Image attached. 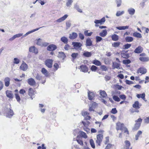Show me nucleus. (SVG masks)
Returning a JSON list of instances; mask_svg holds the SVG:
<instances>
[{
  "label": "nucleus",
  "instance_id": "nucleus-24",
  "mask_svg": "<svg viewBox=\"0 0 149 149\" xmlns=\"http://www.w3.org/2000/svg\"><path fill=\"white\" fill-rule=\"evenodd\" d=\"M125 143L126 149H132V148H130V143L129 141L127 140L125 141Z\"/></svg>",
  "mask_w": 149,
  "mask_h": 149
},
{
  "label": "nucleus",
  "instance_id": "nucleus-42",
  "mask_svg": "<svg viewBox=\"0 0 149 149\" xmlns=\"http://www.w3.org/2000/svg\"><path fill=\"white\" fill-rule=\"evenodd\" d=\"M125 13V11L123 10L120 11H118L116 14V15L117 17L121 16Z\"/></svg>",
  "mask_w": 149,
  "mask_h": 149
},
{
  "label": "nucleus",
  "instance_id": "nucleus-37",
  "mask_svg": "<svg viewBox=\"0 0 149 149\" xmlns=\"http://www.w3.org/2000/svg\"><path fill=\"white\" fill-rule=\"evenodd\" d=\"M83 55L85 57H90L91 55L92 54L91 52H85L83 54Z\"/></svg>",
  "mask_w": 149,
  "mask_h": 149
},
{
  "label": "nucleus",
  "instance_id": "nucleus-30",
  "mask_svg": "<svg viewBox=\"0 0 149 149\" xmlns=\"http://www.w3.org/2000/svg\"><path fill=\"white\" fill-rule=\"evenodd\" d=\"M112 39L114 41H117L119 39L118 36L116 34H113L111 36Z\"/></svg>",
  "mask_w": 149,
  "mask_h": 149
},
{
  "label": "nucleus",
  "instance_id": "nucleus-64",
  "mask_svg": "<svg viewBox=\"0 0 149 149\" xmlns=\"http://www.w3.org/2000/svg\"><path fill=\"white\" fill-rule=\"evenodd\" d=\"M104 78L106 81H107L110 80L111 79V77L110 76L108 75H106L105 76Z\"/></svg>",
  "mask_w": 149,
  "mask_h": 149
},
{
  "label": "nucleus",
  "instance_id": "nucleus-23",
  "mask_svg": "<svg viewBox=\"0 0 149 149\" xmlns=\"http://www.w3.org/2000/svg\"><path fill=\"white\" fill-rule=\"evenodd\" d=\"M66 56L64 53L63 52H58V58H62V59H64L65 57Z\"/></svg>",
  "mask_w": 149,
  "mask_h": 149
},
{
  "label": "nucleus",
  "instance_id": "nucleus-45",
  "mask_svg": "<svg viewBox=\"0 0 149 149\" xmlns=\"http://www.w3.org/2000/svg\"><path fill=\"white\" fill-rule=\"evenodd\" d=\"M90 144L92 147L93 148H95V146L93 140L92 139H91L90 140Z\"/></svg>",
  "mask_w": 149,
  "mask_h": 149
},
{
  "label": "nucleus",
  "instance_id": "nucleus-21",
  "mask_svg": "<svg viewBox=\"0 0 149 149\" xmlns=\"http://www.w3.org/2000/svg\"><path fill=\"white\" fill-rule=\"evenodd\" d=\"M68 15H65L64 16L62 17H61L59 18L56 20V22H61L65 20L68 17Z\"/></svg>",
  "mask_w": 149,
  "mask_h": 149
},
{
  "label": "nucleus",
  "instance_id": "nucleus-52",
  "mask_svg": "<svg viewBox=\"0 0 149 149\" xmlns=\"http://www.w3.org/2000/svg\"><path fill=\"white\" fill-rule=\"evenodd\" d=\"M95 39L97 42L101 41L102 40V38L99 36H96Z\"/></svg>",
  "mask_w": 149,
  "mask_h": 149
},
{
  "label": "nucleus",
  "instance_id": "nucleus-7",
  "mask_svg": "<svg viewBox=\"0 0 149 149\" xmlns=\"http://www.w3.org/2000/svg\"><path fill=\"white\" fill-rule=\"evenodd\" d=\"M27 65L24 62H23L19 67L20 69L24 71H25L27 70Z\"/></svg>",
  "mask_w": 149,
  "mask_h": 149
},
{
  "label": "nucleus",
  "instance_id": "nucleus-59",
  "mask_svg": "<svg viewBox=\"0 0 149 149\" xmlns=\"http://www.w3.org/2000/svg\"><path fill=\"white\" fill-rule=\"evenodd\" d=\"M97 68V67L95 65H93L91 67V69L92 71H95Z\"/></svg>",
  "mask_w": 149,
  "mask_h": 149
},
{
  "label": "nucleus",
  "instance_id": "nucleus-1",
  "mask_svg": "<svg viewBox=\"0 0 149 149\" xmlns=\"http://www.w3.org/2000/svg\"><path fill=\"white\" fill-rule=\"evenodd\" d=\"M105 20L104 17H103L100 20L95 19L94 22V23L95 24V26L97 27L99 26V24L101 25L103 24L105 22Z\"/></svg>",
  "mask_w": 149,
  "mask_h": 149
},
{
  "label": "nucleus",
  "instance_id": "nucleus-18",
  "mask_svg": "<svg viewBox=\"0 0 149 149\" xmlns=\"http://www.w3.org/2000/svg\"><path fill=\"white\" fill-rule=\"evenodd\" d=\"M77 34L76 33L72 32L69 35V38L70 39H74L77 36Z\"/></svg>",
  "mask_w": 149,
  "mask_h": 149
},
{
  "label": "nucleus",
  "instance_id": "nucleus-20",
  "mask_svg": "<svg viewBox=\"0 0 149 149\" xmlns=\"http://www.w3.org/2000/svg\"><path fill=\"white\" fill-rule=\"evenodd\" d=\"M127 11L130 15H133L134 14L135 11L134 9L131 8L128 9Z\"/></svg>",
  "mask_w": 149,
  "mask_h": 149
},
{
  "label": "nucleus",
  "instance_id": "nucleus-11",
  "mask_svg": "<svg viewBox=\"0 0 149 149\" xmlns=\"http://www.w3.org/2000/svg\"><path fill=\"white\" fill-rule=\"evenodd\" d=\"M72 44L74 47V49L79 48L82 46V45L81 43L77 42H72Z\"/></svg>",
  "mask_w": 149,
  "mask_h": 149
},
{
  "label": "nucleus",
  "instance_id": "nucleus-60",
  "mask_svg": "<svg viewBox=\"0 0 149 149\" xmlns=\"http://www.w3.org/2000/svg\"><path fill=\"white\" fill-rule=\"evenodd\" d=\"M79 38L82 40H84V37L83 34L81 33H79Z\"/></svg>",
  "mask_w": 149,
  "mask_h": 149
},
{
  "label": "nucleus",
  "instance_id": "nucleus-35",
  "mask_svg": "<svg viewBox=\"0 0 149 149\" xmlns=\"http://www.w3.org/2000/svg\"><path fill=\"white\" fill-rule=\"evenodd\" d=\"M125 40L126 42H130L133 41V38L132 37L127 36L125 38Z\"/></svg>",
  "mask_w": 149,
  "mask_h": 149
},
{
  "label": "nucleus",
  "instance_id": "nucleus-8",
  "mask_svg": "<svg viewBox=\"0 0 149 149\" xmlns=\"http://www.w3.org/2000/svg\"><path fill=\"white\" fill-rule=\"evenodd\" d=\"M57 49L56 46L54 44H51L48 46L47 47V49L49 51H53Z\"/></svg>",
  "mask_w": 149,
  "mask_h": 149
},
{
  "label": "nucleus",
  "instance_id": "nucleus-31",
  "mask_svg": "<svg viewBox=\"0 0 149 149\" xmlns=\"http://www.w3.org/2000/svg\"><path fill=\"white\" fill-rule=\"evenodd\" d=\"M136 97L138 98H142L143 100H145V94L144 93H143L141 94H137L136 95Z\"/></svg>",
  "mask_w": 149,
  "mask_h": 149
},
{
  "label": "nucleus",
  "instance_id": "nucleus-41",
  "mask_svg": "<svg viewBox=\"0 0 149 149\" xmlns=\"http://www.w3.org/2000/svg\"><path fill=\"white\" fill-rule=\"evenodd\" d=\"M93 64L97 66H100L101 65V63L100 61L98 60H95L93 61Z\"/></svg>",
  "mask_w": 149,
  "mask_h": 149
},
{
  "label": "nucleus",
  "instance_id": "nucleus-63",
  "mask_svg": "<svg viewBox=\"0 0 149 149\" xmlns=\"http://www.w3.org/2000/svg\"><path fill=\"white\" fill-rule=\"evenodd\" d=\"M19 93L20 94H22L24 95V94L26 93L25 91L23 89H21L19 91Z\"/></svg>",
  "mask_w": 149,
  "mask_h": 149
},
{
  "label": "nucleus",
  "instance_id": "nucleus-25",
  "mask_svg": "<svg viewBox=\"0 0 149 149\" xmlns=\"http://www.w3.org/2000/svg\"><path fill=\"white\" fill-rule=\"evenodd\" d=\"M94 94L93 93L88 92V97L89 100H92L94 99Z\"/></svg>",
  "mask_w": 149,
  "mask_h": 149
},
{
  "label": "nucleus",
  "instance_id": "nucleus-57",
  "mask_svg": "<svg viewBox=\"0 0 149 149\" xmlns=\"http://www.w3.org/2000/svg\"><path fill=\"white\" fill-rule=\"evenodd\" d=\"M15 98L17 100V101L19 102L20 101V98L19 96V95L18 94H15Z\"/></svg>",
  "mask_w": 149,
  "mask_h": 149
},
{
  "label": "nucleus",
  "instance_id": "nucleus-32",
  "mask_svg": "<svg viewBox=\"0 0 149 149\" xmlns=\"http://www.w3.org/2000/svg\"><path fill=\"white\" fill-rule=\"evenodd\" d=\"M133 36L134 37L139 38H141L142 37L141 34L137 32H135L133 33Z\"/></svg>",
  "mask_w": 149,
  "mask_h": 149
},
{
  "label": "nucleus",
  "instance_id": "nucleus-12",
  "mask_svg": "<svg viewBox=\"0 0 149 149\" xmlns=\"http://www.w3.org/2000/svg\"><path fill=\"white\" fill-rule=\"evenodd\" d=\"M35 93V92L33 89L31 88H30L29 89L28 91V95L29 96H31V100H33V99L32 96L34 95Z\"/></svg>",
  "mask_w": 149,
  "mask_h": 149
},
{
  "label": "nucleus",
  "instance_id": "nucleus-54",
  "mask_svg": "<svg viewBox=\"0 0 149 149\" xmlns=\"http://www.w3.org/2000/svg\"><path fill=\"white\" fill-rule=\"evenodd\" d=\"M20 62L19 59L17 58H15L14 59L13 63L15 64H18Z\"/></svg>",
  "mask_w": 149,
  "mask_h": 149
},
{
  "label": "nucleus",
  "instance_id": "nucleus-56",
  "mask_svg": "<svg viewBox=\"0 0 149 149\" xmlns=\"http://www.w3.org/2000/svg\"><path fill=\"white\" fill-rule=\"evenodd\" d=\"M122 56L124 58H127L129 57V56L128 54L123 53L122 54Z\"/></svg>",
  "mask_w": 149,
  "mask_h": 149
},
{
  "label": "nucleus",
  "instance_id": "nucleus-47",
  "mask_svg": "<svg viewBox=\"0 0 149 149\" xmlns=\"http://www.w3.org/2000/svg\"><path fill=\"white\" fill-rule=\"evenodd\" d=\"M113 99L116 101L119 102L120 101V98L117 96L114 95L113 96Z\"/></svg>",
  "mask_w": 149,
  "mask_h": 149
},
{
  "label": "nucleus",
  "instance_id": "nucleus-38",
  "mask_svg": "<svg viewBox=\"0 0 149 149\" xmlns=\"http://www.w3.org/2000/svg\"><path fill=\"white\" fill-rule=\"evenodd\" d=\"M61 40L65 44H66L68 42V39L66 37L63 36L61 38Z\"/></svg>",
  "mask_w": 149,
  "mask_h": 149
},
{
  "label": "nucleus",
  "instance_id": "nucleus-62",
  "mask_svg": "<svg viewBox=\"0 0 149 149\" xmlns=\"http://www.w3.org/2000/svg\"><path fill=\"white\" fill-rule=\"evenodd\" d=\"M117 112V111L116 110V108H113L112 109L111 111V113H112L115 114Z\"/></svg>",
  "mask_w": 149,
  "mask_h": 149
},
{
  "label": "nucleus",
  "instance_id": "nucleus-49",
  "mask_svg": "<svg viewBox=\"0 0 149 149\" xmlns=\"http://www.w3.org/2000/svg\"><path fill=\"white\" fill-rule=\"evenodd\" d=\"M113 65L114 68H118L120 66L119 64L116 62L113 63Z\"/></svg>",
  "mask_w": 149,
  "mask_h": 149
},
{
  "label": "nucleus",
  "instance_id": "nucleus-61",
  "mask_svg": "<svg viewBox=\"0 0 149 149\" xmlns=\"http://www.w3.org/2000/svg\"><path fill=\"white\" fill-rule=\"evenodd\" d=\"M35 77L36 79L38 80H40L42 78L41 76L39 75L38 74H37Z\"/></svg>",
  "mask_w": 149,
  "mask_h": 149
},
{
  "label": "nucleus",
  "instance_id": "nucleus-9",
  "mask_svg": "<svg viewBox=\"0 0 149 149\" xmlns=\"http://www.w3.org/2000/svg\"><path fill=\"white\" fill-rule=\"evenodd\" d=\"M29 51L31 52L37 54L38 53V49L34 46H31L29 48Z\"/></svg>",
  "mask_w": 149,
  "mask_h": 149
},
{
  "label": "nucleus",
  "instance_id": "nucleus-6",
  "mask_svg": "<svg viewBox=\"0 0 149 149\" xmlns=\"http://www.w3.org/2000/svg\"><path fill=\"white\" fill-rule=\"evenodd\" d=\"M147 72L146 69L144 68H139L137 71L138 73H140L141 75L144 74L146 73Z\"/></svg>",
  "mask_w": 149,
  "mask_h": 149
},
{
  "label": "nucleus",
  "instance_id": "nucleus-26",
  "mask_svg": "<svg viewBox=\"0 0 149 149\" xmlns=\"http://www.w3.org/2000/svg\"><path fill=\"white\" fill-rule=\"evenodd\" d=\"M100 94L102 97L104 98L107 96V95L105 91H104L100 90Z\"/></svg>",
  "mask_w": 149,
  "mask_h": 149
},
{
  "label": "nucleus",
  "instance_id": "nucleus-34",
  "mask_svg": "<svg viewBox=\"0 0 149 149\" xmlns=\"http://www.w3.org/2000/svg\"><path fill=\"white\" fill-rule=\"evenodd\" d=\"M129 26H119L117 27L116 28L119 30H124L125 29H128Z\"/></svg>",
  "mask_w": 149,
  "mask_h": 149
},
{
  "label": "nucleus",
  "instance_id": "nucleus-36",
  "mask_svg": "<svg viewBox=\"0 0 149 149\" xmlns=\"http://www.w3.org/2000/svg\"><path fill=\"white\" fill-rule=\"evenodd\" d=\"M74 8L76 9L78 12L80 13H82V11L81 9L79 8V6L76 4L74 5Z\"/></svg>",
  "mask_w": 149,
  "mask_h": 149
},
{
  "label": "nucleus",
  "instance_id": "nucleus-19",
  "mask_svg": "<svg viewBox=\"0 0 149 149\" xmlns=\"http://www.w3.org/2000/svg\"><path fill=\"white\" fill-rule=\"evenodd\" d=\"M44 27V26H42V27H40L39 28H37V29H33V30H31V31H28V32H27L25 34H24L23 36L25 37L26 36H27V35H28L29 34H30V33H33V32H35V31H37L40 28H42V27Z\"/></svg>",
  "mask_w": 149,
  "mask_h": 149
},
{
  "label": "nucleus",
  "instance_id": "nucleus-53",
  "mask_svg": "<svg viewBox=\"0 0 149 149\" xmlns=\"http://www.w3.org/2000/svg\"><path fill=\"white\" fill-rule=\"evenodd\" d=\"M81 136L85 139L87 138V136L86 133L83 132H81L80 133Z\"/></svg>",
  "mask_w": 149,
  "mask_h": 149
},
{
  "label": "nucleus",
  "instance_id": "nucleus-16",
  "mask_svg": "<svg viewBox=\"0 0 149 149\" xmlns=\"http://www.w3.org/2000/svg\"><path fill=\"white\" fill-rule=\"evenodd\" d=\"M143 50V48L141 46H139L135 49L134 52L136 53H140L142 52Z\"/></svg>",
  "mask_w": 149,
  "mask_h": 149
},
{
  "label": "nucleus",
  "instance_id": "nucleus-3",
  "mask_svg": "<svg viewBox=\"0 0 149 149\" xmlns=\"http://www.w3.org/2000/svg\"><path fill=\"white\" fill-rule=\"evenodd\" d=\"M103 135L102 134H98L97 136V139L96 140V143L99 146L100 145V144L103 139Z\"/></svg>",
  "mask_w": 149,
  "mask_h": 149
},
{
  "label": "nucleus",
  "instance_id": "nucleus-5",
  "mask_svg": "<svg viewBox=\"0 0 149 149\" xmlns=\"http://www.w3.org/2000/svg\"><path fill=\"white\" fill-rule=\"evenodd\" d=\"M45 64L49 68H51L52 67L53 60L52 59H48L46 60L45 62Z\"/></svg>",
  "mask_w": 149,
  "mask_h": 149
},
{
  "label": "nucleus",
  "instance_id": "nucleus-22",
  "mask_svg": "<svg viewBox=\"0 0 149 149\" xmlns=\"http://www.w3.org/2000/svg\"><path fill=\"white\" fill-rule=\"evenodd\" d=\"M10 80V78L8 77H6L5 79V85L6 86L8 87L9 86Z\"/></svg>",
  "mask_w": 149,
  "mask_h": 149
},
{
  "label": "nucleus",
  "instance_id": "nucleus-40",
  "mask_svg": "<svg viewBox=\"0 0 149 149\" xmlns=\"http://www.w3.org/2000/svg\"><path fill=\"white\" fill-rule=\"evenodd\" d=\"M142 134V132L141 131L139 130L137 132V134L135 136V139L136 140H137L138 139V138L140 135Z\"/></svg>",
  "mask_w": 149,
  "mask_h": 149
},
{
  "label": "nucleus",
  "instance_id": "nucleus-17",
  "mask_svg": "<svg viewBox=\"0 0 149 149\" xmlns=\"http://www.w3.org/2000/svg\"><path fill=\"white\" fill-rule=\"evenodd\" d=\"M27 82L29 85L32 86L36 84L35 81L32 78L28 79Z\"/></svg>",
  "mask_w": 149,
  "mask_h": 149
},
{
  "label": "nucleus",
  "instance_id": "nucleus-51",
  "mask_svg": "<svg viewBox=\"0 0 149 149\" xmlns=\"http://www.w3.org/2000/svg\"><path fill=\"white\" fill-rule=\"evenodd\" d=\"M130 63L131 61L129 59L124 60L123 61V63L125 64H129Z\"/></svg>",
  "mask_w": 149,
  "mask_h": 149
},
{
  "label": "nucleus",
  "instance_id": "nucleus-50",
  "mask_svg": "<svg viewBox=\"0 0 149 149\" xmlns=\"http://www.w3.org/2000/svg\"><path fill=\"white\" fill-rule=\"evenodd\" d=\"M116 2L117 5V7H119L121 6L122 3L121 0H116Z\"/></svg>",
  "mask_w": 149,
  "mask_h": 149
},
{
  "label": "nucleus",
  "instance_id": "nucleus-27",
  "mask_svg": "<svg viewBox=\"0 0 149 149\" xmlns=\"http://www.w3.org/2000/svg\"><path fill=\"white\" fill-rule=\"evenodd\" d=\"M41 72L45 76L47 77L48 76V72L47 71L45 68H42L41 69Z\"/></svg>",
  "mask_w": 149,
  "mask_h": 149
},
{
  "label": "nucleus",
  "instance_id": "nucleus-58",
  "mask_svg": "<svg viewBox=\"0 0 149 149\" xmlns=\"http://www.w3.org/2000/svg\"><path fill=\"white\" fill-rule=\"evenodd\" d=\"M36 44L39 45L41 46L42 45V43L41 42V40L40 38H39L37 41Z\"/></svg>",
  "mask_w": 149,
  "mask_h": 149
},
{
  "label": "nucleus",
  "instance_id": "nucleus-29",
  "mask_svg": "<svg viewBox=\"0 0 149 149\" xmlns=\"http://www.w3.org/2000/svg\"><path fill=\"white\" fill-rule=\"evenodd\" d=\"M139 60L142 62H147L149 60L148 57H141L139 58Z\"/></svg>",
  "mask_w": 149,
  "mask_h": 149
},
{
  "label": "nucleus",
  "instance_id": "nucleus-13",
  "mask_svg": "<svg viewBox=\"0 0 149 149\" xmlns=\"http://www.w3.org/2000/svg\"><path fill=\"white\" fill-rule=\"evenodd\" d=\"M6 94L7 97L12 99L13 97V94L11 91L7 90L6 91Z\"/></svg>",
  "mask_w": 149,
  "mask_h": 149
},
{
  "label": "nucleus",
  "instance_id": "nucleus-44",
  "mask_svg": "<svg viewBox=\"0 0 149 149\" xmlns=\"http://www.w3.org/2000/svg\"><path fill=\"white\" fill-rule=\"evenodd\" d=\"M120 42H114L113 44H112V46L114 47H118L120 45Z\"/></svg>",
  "mask_w": 149,
  "mask_h": 149
},
{
  "label": "nucleus",
  "instance_id": "nucleus-43",
  "mask_svg": "<svg viewBox=\"0 0 149 149\" xmlns=\"http://www.w3.org/2000/svg\"><path fill=\"white\" fill-rule=\"evenodd\" d=\"M88 31L86 30L84 31V34L86 36H90L93 33V32H91L90 33L88 32Z\"/></svg>",
  "mask_w": 149,
  "mask_h": 149
},
{
  "label": "nucleus",
  "instance_id": "nucleus-4",
  "mask_svg": "<svg viewBox=\"0 0 149 149\" xmlns=\"http://www.w3.org/2000/svg\"><path fill=\"white\" fill-rule=\"evenodd\" d=\"M125 127L124 125L120 122H118L116 124V129L117 130H123Z\"/></svg>",
  "mask_w": 149,
  "mask_h": 149
},
{
  "label": "nucleus",
  "instance_id": "nucleus-55",
  "mask_svg": "<svg viewBox=\"0 0 149 149\" xmlns=\"http://www.w3.org/2000/svg\"><path fill=\"white\" fill-rule=\"evenodd\" d=\"M101 68L102 71H106L107 70V68L104 65H102L101 66Z\"/></svg>",
  "mask_w": 149,
  "mask_h": 149
},
{
  "label": "nucleus",
  "instance_id": "nucleus-48",
  "mask_svg": "<svg viewBox=\"0 0 149 149\" xmlns=\"http://www.w3.org/2000/svg\"><path fill=\"white\" fill-rule=\"evenodd\" d=\"M131 45L130 44H127L123 46V49H127L130 47Z\"/></svg>",
  "mask_w": 149,
  "mask_h": 149
},
{
  "label": "nucleus",
  "instance_id": "nucleus-28",
  "mask_svg": "<svg viewBox=\"0 0 149 149\" xmlns=\"http://www.w3.org/2000/svg\"><path fill=\"white\" fill-rule=\"evenodd\" d=\"M107 34V32L106 29L103 30L99 34V35L102 37L105 36Z\"/></svg>",
  "mask_w": 149,
  "mask_h": 149
},
{
  "label": "nucleus",
  "instance_id": "nucleus-39",
  "mask_svg": "<svg viewBox=\"0 0 149 149\" xmlns=\"http://www.w3.org/2000/svg\"><path fill=\"white\" fill-rule=\"evenodd\" d=\"M78 55V53L74 52L72 53L71 56L73 59L72 61H74V60L77 58Z\"/></svg>",
  "mask_w": 149,
  "mask_h": 149
},
{
  "label": "nucleus",
  "instance_id": "nucleus-14",
  "mask_svg": "<svg viewBox=\"0 0 149 149\" xmlns=\"http://www.w3.org/2000/svg\"><path fill=\"white\" fill-rule=\"evenodd\" d=\"M81 71L84 72H86L88 71V68L86 65H82L80 66V68Z\"/></svg>",
  "mask_w": 149,
  "mask_h": 149
},
{
  "label": "nucleus",
  "instance_id": "nucleus-2",
  "mask_svg": "<svg viewBox=\"0 0 149 149\" xmlns=\"http://www.w3.org/2000/svg\"><path fill=\"white\" fill-rule=\"evenodd\" d=\"M142 121V119L141 118H139L137 120H136V123L134 127V129L137 130L139 128L141 125Z\"/></svg>",
  "mask_w": 149,
  "mask_h": 149
},
{
  "label": "nucleus",
  "instance_id": "nucleus-15",
  "mask_svg": "<svg viewBox=\"0 0 149 149\" xmlns=\"http://www.w3.org/2000/svg\"><path fill=\"white\" fill-rule=\"evenodd\" d=\"M141 106V104L139 103V102L136 101L135 102L134 104H133V107L136 109H139Z\"/></svg>",
  "mask_w": 149,
  "mask_h": 149
},
{
  "label": "nucleus",
  "instance_id": "nucleus-33",
  "mask_svg": "<svg viewBox=\"0 0 149 149\" xmlns=\"http://www.w3.org/2000/svg\"><path fill=\"white\" fill-rule=\"evenodd\" d=\"M92 45V41L90 38L87 39L86 42V46H91Z\"/></svg>",
  "mask_w": 149,
  "mask_h": 149
},
{
  "label": "nucleus",
  "instance_id": "nucleus-10",
  "mask_svg": "<svg viewBox=\"0 0 149 149\" xmlns=\"http://www.w3.org/2000/svg\"><path fill=\"white\" fill-rule=\"evenodd\" d=\"M6 111L7 112V117L9 118H11L13 115V111L10 108L7 109Z\"/></svg>",
  "mask_w": 149,
  "mask_h": 149
},
{
  "label": "nucleus",
  "instance_id": "nucleus-46",
  "mask_svg": "<svg viewBox=\"0 0 149 149\" xmlns=\"http://www.w3.org/2000/svg\"><path fill=\"white\" fill-rule=\"evenodd\" d=\"M73 2V0H68L66 3V5L68 7L70 6Z\"/></svg>",
  "mask_w": 149,
  "mask_h": 149
}]
</instances>
